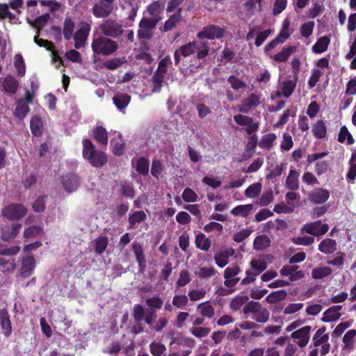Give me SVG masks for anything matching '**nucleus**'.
I'll return each instance as SVG.
<instances>
[{
	"instance_id": "36",
	"label": "nucleus",
	"mask_w": 356,
	"mask_h": 356,
	"mask_svg": "<svg viewBox=\"0 0 356 356\" xmlns=\"http://www.w3.org/2000/svg\"><path fill=\"white\" fill-rule=\"evenodd\" d=\"M253 209L252 204L239 205L232 209L231 213L234 216H241L242 217H247Z\"/></svg>"
},
{
	"instance_id": "11",
	"label": "nucleus",
	"mask_w": 356,
	"mask_h": 356,
	"mask_svg": "<svg viewBox=\"0 0 356 356\" xmlns=\"http://www.w3.org/2000/svg\"><path fill=\"white\" fill-rule=\"evenodd\" d=\"M239 272L240 268L238 266L227 268L224 272V284L229 288L235 286L239 281V278L236 277Z\"/></svg>"
},
{
	"instance_id": "35",
	"label": "nucleus",
	"mask_w": 356,
	"mask_h": 356,
	"mask_svg": "<svg viewBox=\"0 0 356 356\" xmlns=\"http://www.w3.org/2000/svg\"><path fill=\"white\" fill-rule=\"evenodd\" d=\"M296 51V47H287L284 48L280 52L273 56V59L277 62H284L289 57Z\"/></svg>"
},
{
	"instance_id": "58",
	"label": "nucleus",
	"mask_w": 356,
	"mask_h": 356,
	"mask_svg": "<svg viewBox=\"0 0 356 356\" xmlns=\"http://www.w3.org/2000/svg\"><path fill=\"white\" fill-rule=\"evenodd\" d=\"M108 238L106 236H101L95 241V252L98 254H102L106 250L108 245Z\"/></svg>"
},
{
	"instance_id": "27",
	"label": "nucleus",
	"mask_w": 356,
	"mask_h": 356,
	"mask_svg": "<svg viewBox=\"0 0 356 356\" xmlns=\"http://www.w3.org/2000/svg\"><path fill=\"white\" fill-rule=\"evenodd\" d=\"M298 177L299 173L291 169L286 179V186L292 191L297 190L299 188Z\"/></svg>"
},
{
	"instance_id": "51",
	"label": "nucleus",
	"mask_w": 356,
	"mask_h": 356,
	"mask_svg": "<svg viewBox=\"0 0 356 356\" xmlns=\"http://www.w3.org/2000/svg\"><path fill=\"white\" fill-rule=\"evenodd\" d=\"M217 271L213 267H200L196 273L200 278H209L217 274Z\"/></svg>"
},
{
	"instance_id": "19",
	"label": "nucleus",
	"mask_w": 356,
	"mask_h": 356,
	"mask_svg": "<svg viewBox=\"0 0 356 356\" xmlns=\"http://www.w3.org/2000/svg\"><path fill=\"white\" fill-rule=\"evenodd\" d=\"M341 309V305H336L330 307L323 313L322 321L323 322H332L339 319L341 316L339 312Z\"/></svg>"
},
{
	"instance_id": "46",
	"label": "nucleus",
	"mask_w": 356,
	"mask_h": 356,
	"mask_svg": "<svg viewBox=\"0 0 356 356\" xmlns=\"http://www.w3.org/2000/svg\"><path fill=\"white\" fill-rule=\"evenodd\" d=\"M42 122L38 116L33 117L31 120V129L32 134L40 136L42 134Z\"/></svg>"
},
{
	"instance_id": "39",
	"label": "nucleus",
	"mask_w": 356,
	"mask_h": 356,
	"mask_svg": "<svg viewBox=\"0 0 356 356\" xmlns=\"http://www.w3.org/2000/svg\"><path fill=\"white\" fill-rule=\"evenodd\" d=\"M130 96L126 94L117 95L114 96L113 98V103L117 106V108L120 110L127 106L130 102Z\"/></svg>"
},
{
	"instance_id": "43",
	"label": "nucleus",
	"mask_w": 356,
	"mask_h": 356,
	"mask_svg": "<svg viewBox=\"0 0 356 356\" xmlns=\"http://www.w3.org/2000/svg\"><path fill=\"white\" fill-rule=\"evenodd\" d=\"M83 149V156L85 159L88 160L96 152L97 150L95 149V147L92 142L88 139H85L82 142Z\"/></svg>"
},
{
	"instance_id": "54",
	"label": "nucleus",
	"mask_w": 356,
	"mask_h": 356,
	"mask_svg": "<svg viewBox=\"0 0 356 356\" xmlns=\"http://www.w3.org/2000/svg\"><path fill=\"white\" fill-rule=\"evenodd\" d=\"M178 50L184 57L189 56L195 52V42L194 41L184 44L180 47Z\"/></svg>"
},
{
	"instance_id": "47",
	"label": "nucleus",
	"mask_w": 356,
	"mask_h": 356,
	"mask_svg": "<svg viewBox=\"0 0 356 356\" xmlns=\"http://www.w3.org/2000/svg\"><path fill=\"white\" fill-rule=\"evenodd\" d=\"M146 214L143 211H138L134 212L129 218V222L130 226L134 227L136 224L144 221L146 219Z\"/></svg>"
},
{
	"instance_id": "40",
	"label": "nucleus",
	"mask_w": 356,
	"mask_h": 356,
	"mask_svg": "<svg viewBox=\"0 0 356 356\" xmlns=\"http://www.w3.org/2000/svg\"><path fill=\"white\" fill-rule=\"evenodd\" d=\"M314 135L318 138H323L326 136L327 129L323 121L319 120L312 127Z\"/></svg>"
},
{
	"instance_id": "38",
	"label": "nucleus",
	"mask_w": 356,
	"mask_h": 356,
	"mask_svg": "<svg viewBox=\"0 0 356 356\" xmlns=\"http://www.w3.org/2000/svg\"><path fill=\"white\" fill-rule=\"evenodd\" d=\"M197 309L202 316L207 318H212L215 314V309L208 302L198 305Z\"/></svg>"
},
{
	"instance_id": "2",
	"label": "nucleus",
	"mask_w": 356,
	"mask_h": 356,
	"mask_svg": "<svg viewBox=\"0 0 356 356\" xmlns=\"http://www.w3.org/2000/svg\"><path fill=\"white\" fill-rule=\"evenodd\" d=\"M91 48L95 54L108 56L119 49V44L108 37L101 36L92 40Z\"/></svg>"
},
{
	"instance_id": "34",
	"label": "nucleus",
	"mask_w": 356,
	"mask_h": 356,
	"mask_svg": "<svg viewBox=\"0 0 356 356\" xmlns=\"http://www.w3.org/2000/svg\"><path fill=\"white\" fill-rule=\"evenodd\" d=\"M164 74L155 72L152 78V91L153 92H158L161 90L164 81Z\"/></svg>"
},
{
	"instance_id": "25",
	"label": "nucleus",
	"mask_w": 356,
	"mask_h": 356,
	"mask_svg": "<svg viewBox=\"0 0 356 356\" xmlns=\"http://www.w3.org/2000/svg\"><path fill=\"white\" fill-rule=\"evenodd\" d=\"M234 252V249L229 248L222 250L216 254L214 257V259L217 266L220 268L225 267L228 264V258L232 256Z\"/></svg>"
},
{
	"instance_id": "61",
	"label": "nucleus",
	"mask_w": 356,
	"mask_h": 356,
	"mask_svg": "<svg viewBox=\"0 0 356 356\" xmlns=\"http://www.w3.org/2000/svg\"><path fill=\"white\" fill-rule=\"evenodd\" d=\"M346 139H347V143L349 145L354 143V139L351 134L349 133L348 129L346 127H343L341 128L339 131L338 140L339 142L343 143Z\"/></svg>"
},
{
	"instance_id": "16",
	"label": "nucleus",
	"mask_w": 356,
	"mask_h": 356,
	"mask_svg": "<svg viewBox=\"0 0 356 356\" xmlns=\"http://www.w3.org/2000/svg\"><path fill=\"white\" fill-rule=\"evenodd\" d=\"M62 184L67 193H72L78 188L79 178L75 174H67L62 178Z\"/></svg>"
},
{
	"instance_id": "32",
	"label": "nucleus",
	"mask_w": 356,
	"mask_h": 356,
	"mask_svg": "<svg viewBox=\"0 0 356 356\" xmlns=\"http://www.w3.org/2000/svg\"><path fill=\"white\" fill-rule=\"evenodd\" d=\"M325 327H320L313 337L314 346L315 347L319 346L321 344L325 343L329 339L327 334H325Z\"/></svg>"
},
{
	"instance_id": "28",
	"label": "nucleus",
	"mask_w": 356,
	"mask_h": 356,
	"mask_svg": "<svg viewBox=\"0 0 356 356\" xmlns=\"http://www.w3.org/2000/svg\"><path fill=\"white\" fill-rule=\"evenodd\" d=\"M88 161L92 165L99 168L107 162V157L104 152L97 151Z\"/></svg>"
},
{
	"instance_id": "21",
	"label": "nucleus",
	"mask_w": 356,
	"mask_h": 356,
	"mask_svg": "<svg viewBox=\"0 0 356 356\" xmlns=\"http://www.w3.org/2000/svg\"><path fill=\"white\" fill-rule=\"evenodd\" d=\"M132 249L140 270H144L146 267V259L142 245L139 243L134 242L132 243Z\"/></svg>"
},
{
	"instance_id": "5",
	"label": "nucleus",
	"mask_w": 356,
	"mask_h": 356,
	"mask_svg": "<svg viewBox=\"0 0 356 356\" xmlns=\"http://www.w3.org/2000/svg\"><path fill=\"white\" fill-rule=\"evenodd\" d=\"M158 23L159 22L156 19L154 20L147 17H143L139 22V29L137 33L138 38L144 40L152 38Z\"/></svg>"
},
{
	"instance_id": "62",
	"label": "nucleus",
	"mask_w": 356,
	"mask_h": 356,
	"mask_svg": "<svg viewBox=\"0 0 356 356\" xmlns=\"http://www.w3.org/2000/svg\"><path fill=\"white\" fill-rule=\"evenodd\" d=\"M133 316L136 323H140L145 316V310L141 305H136L133 309Z\"/></svg>"
},
{
	"instance_id": "53",
	"label": "nucleus",
	"mask_w": 356,
	"mask_h": 356,
	"mask_svg": "<svg viewBox=\"0 0 356 356\" xmlns=\"http://www.w3.org/2000/svg\"><path fill=\"white\" fill-rule=\"evenodd\" d=\"M276 138L275 134H268L262 137L259 143V146L264 149H270Z\"/></svg>"
},
{
	"instance_id": "13",
	"label": "nucleus",
	"mask_w": 356,
	"mask_h": 356,
	"mask_svg": "<svg viewBox=\"0 0 356 356\" xmlns=\"http://www.w3.org/2000/svg\"><path fill=\"white\" fill-rule=\"evenodd\" d=\"M260 96L254 93L250 94L247 98L244 99L242 104L238 108V111L247 113L252 108L257 107L261 104Z\"/></svg>"
},
{
	"instance_id": "33",
	"label": "nucleus",
	"mask_w": 356,
	"mask_h": 356,
	"mask_svg": "<svg viewBox=\"0 0 356 356\" xmlns=\"http://www.w3.org/2000/svg\"><path fill=\"white\" fill-rule=\"evenodd\" d=\"M181 11V8H179L178 10L165 22V23L164 24V28H163L164 31H168L172 30L180 22Z\"/></svg>"
},
{
	"instance_id": "8",
	"label": "nucleus",
	"mask_w": 356,
	"mask_h": 356,
	"mask_svg": "<svg viewBox=\"0 0 356 356\" xmlns=\"http://www.w3.org/2000/svg\"><path fill=\"white\" fill-rule=\"evenodd\" d=\"M312 327L309 325H305L291 334V338L297 340L298 346L300 348L306 346L310 338V332Z\"/></svg>"
},
{
	"instance_id": "60",
	"label": "nucleus",
	"mask_w": 356,
	"mask_h": 356,
	"mask_svg": "<svg viewBox=\"0 0 356 356\" xmlns=\"http://www.w3.org/2000/svg\"><path fill=\"white\" fill-rule=\"evenodd\" d=\"M146 304L150 307V309H159L162 307L163 301L159 296H154L146 300Z\"/></svg>"
},
{
	"instance_id": "20",
	"label": "nucleus",
	"mask_w": 356,
	"mask_h": 356,
	"mask_svg": "<svg viewBox=\"0 0 356 356\" xmlns=\"http://www.w3.org/2000/svg\"><path fill=\"white\" fill-rule=\"evenodd\" d=\"M35 261L33 257H28L23 259L20 269L21 276L27 277L30 276L35 268Z\"/></svg>"
},
{
	"instance_id": "17",
	"label": "nucleus",
	"mask_w": 356,
	"mask_h": 356,
	"mask_svg": "<svg viewBox=\"0 0 356 356\" xmlns=\"http://www.w3.org/2000/svg\"><path fill=\"white\" fill-rule=\"evenodd\" d=\"M0 82H1V86L5 92L13 95L17 92L19 83L14 76H7L2 81L0 79Z\"/></svg>"
},
{
	"instance_id": "6",
	"label": "nucleus",
	"mask_w": 356,
	"mask_h": 356,
	"mask_svg": "<svg viewBox=\"0 0 356 356\" xmlns=\"http://www.w3.org/2000/svg\"><path fill=\"white\" fill-rule=\"evenodd\" d=\"M225 33V29L218 26L216 25H208L202 29L201 31L197 33V37L202 39H220Z\"/></svg>"
},
{
	"instance_id": "55",
	"label": "nucleus",
	"mask_w": 356,
	"mask_h": 356,
	"mask_svg": "<svg viewBox=\"0 0 356 356\" xmlns=\"http://www.w3.org/2000/svg\"><path fill=\"white\" fill-rule=\"evenodd\" d=\"M15 67L17 71L18 75L23 76L25 74V65L22 55L17 54L15 56Z\"/></svg>"
},
{
	"instance_id": "22",
	"label": "nucleus",
	"mask_w": 356,
	"mask_h": 356,
	"mask_svg": "<svg viewBox=\"0 0 356 356\" xmlns=\"http://www.w3.org/2000/svg\"><path fill=\"white\" fill-rule=\"evenodd\" d=\"M337 245L335 240L326 238L318 245V250L325 254H332L337 250Z\"/></svg>"
},
{
	"instance_id": "18",
	"label": "nucleus",
	"mask_w": 356,
	"mask_h": 356,
	"mask_svg": "<svg viewBox=\"0 0 356 356\" xmlns=\"http://www.w3.org/2000/svg\"><path fill=\"white\" fill-rule=\"evenodd\" d=\"M21 225L17 222L13 223L10 226L4 227L2 229L1 238L3 241H9L14 238L19 232Z\"/></svg>"
},
{
	"instance_id": "14",
	"label": "nucleus",
	"mask_w": 356,
	"mask_h": 356,
	"mask_svg": "<svg viewBox=\"0 0 356 356\" xmlns=\"http://www.w3.org/2000/svg\"><path fill=\"white\" fill-rule=\"evenodd\" d=\"M113 10V7L102 1L95 3L92 8V14L98 18L108 17Z\"/></svg>"
},
{
	"instance_id": "59",
	"label": "nucleus",
	"mask_w": 356,
	"mask_h": 356,
	"mask_svg": "<svg viewBox=\"0 0 356 356\" xmlns=\"http://www.w3.org/2000/svg\"><path fill=\"white\" fill-rule=\"evenodd\" d=\"M189 331L193 336L198 338H202L207 337L211 330L208 327L193 326L190 328Z\"/></svg>"
},
{
	"instance_id": "64",
	"label": "nucleus",
	"mask_w": 356,
	"mask_h": 356,
	"mask_svg": "<svg viewBox=\"0 0 356 356\" xmlns=\"http://www.w3.org/2000/svg\"><path fill=\"white\" fill-rule=\"evenodd\" d=\"M356 337V330L354 329L349 330L343 337V342L346 347L352 346L355 342Z\"/></svg>"
},
{
	"instance_id": "63",
	"label": "nucleus",
	"mask_w": 356,
	"mask_h": 356,
	"mask_svg": "<svg viewBox=\"0 0 356 356\" xmlns=\"http://www.w3.org/2000/svg\"><path fill=\"white\" fill-rule=\"evenodd\" d=\"M149 349L154 356H161L166 350L164 345L157 342H152L149 345Z\"/></svg>"
},
{
	"instance_id": "24",
	"label": "nucleus",
	"mask_w": 356,
	"mask_h": 356,
	"mask_svg": "<svg viewBox=\"0 0 356 356\" xmlns=\"http://www.w3.org/2000/svg\"><path fill=\"white\" fill-rule=\"evenodd\" d=\"M250 266L252 267V270H248L246 271V275L257 276L267 268L266 262L264 260L260 259H252L250 261Z\"/></svg>"
},
{
	"instance_id": "3",
	"label": "nucleus",
	"mask_w": 356,
	"mask_h": 356,
	"mask_svg": "<svg viewBox=\"0 0 356 356\" xmlns=\"http://www.w3.org/2000/svg\"><path fill=\"white\" fill-rule=\"evenodd\" d=\"M245 314L252 313V318L258 323H264L267 322L270 317L269 311L261 306L259 302L250 301L243 307Z\"/></svg>"
},
{
	"instance_id": "52",
	"label": "nucleus",
	"mask_w": 356,
	"mask_h": 356,
	"mask_svg": "<svg viewBox=\"0 0 356 356\" xmlns=\"http://www.w3.org/2000/svg\"><path fill=\"white\" fill-rule=\"evenodd\" d=\"M296 85V81L289 80L284 81L282 87V95L284 97L288 98L293 93Z\"/></svg>"
},
{
	"instance_id": "44",
	"label": "nucleus",
	"mask_w": 356,
	"mask_h": 356,
	"mask_svg": "<svg viewBox=\"0 0 356 356\" xmlns=\"http://www.w3.org/2000/svg\"><path fill=\"white\" fill-rule=\"evenodd\" d=\"M330 40L327 37H321L312 47V50L315 53H323L327 49Z\"/></svg>"
},
{
	"instance_id": "10",
	"label": "nucleus",
	"mask_w": 356,
	"mask_h": 356,
	"mask_svg": "<svg viewBox=\"0 0 356 356\" xmlns=\"http://www.w3.org/2000/svg\"><path fill=\"white\" fill-rule=\"evenodd\" d=\"M90 30L88 24H84L74 35V47L77 49L83 47Z\"/></svg>"
},
{
	"instance_id": "50",
	"label": "nucleus",
	"mask_w": 356,
	"mask_h": 356,
	"mask_svg": "<svg viewBox=\"0 0 356 356\" xmlns=\"http://www.w3.org/2000/svg\"><path fill=\"white\" fill-rule=\"evenodd\" d=\"M136 170L141 175H147L149 171V161L142 157L136 160Z\"/></svg>"
},
{
	"instance_id": "29",
	"label": "nucleus",
	"mask_w": 356,
	"mask_h": 356,
	"mask_svg": "<svg viewBox=\"0 0 356 356\" xmlns=\"http://www.w3.org/2000/svg\"><path fill=\"white\" fill-rule=\"evenodd\" d=\"M332 273V270L328 266H318L314 268L312 271V277L315 280H320L328 277Z\"/></svg>"
},
{
	"instance_id": "57",
	"label": "nucleus",
	"mask_w": 356,
	"mask_h": 356,
	"mask_svg": "<svg viewBox=\"0 0 356 356\" xmlns=\"http://www.w3.org/2000/svg\"><path fill=\"white\" fill-rule=\"evenodd\" d=\"M0 266L3 268V273H12L15 270L16 265L14 259L6 260L5 259H0Z\"/></svg>"
},
{
	"instance_id": "37",
	"label": "nucleus",
	"mask_w": 356,
	"mask_h": 356,
	"mask_svg": "<svg viewBox=\"0 0 356 356\" xmlns=\"http://www.w3.org/2000/svg\"><path fill=\"white\" fill-rule=\"evenodd\" d=\"M286 296L287 293L285 290H279L268 294L266 298V300L268 303L273 304L284 300L286 298Z\"/></svg>"
},
{
	"instance_id": "1",
	"label": "nucleus",
	"mask_w": 356,
	"mask_h": 356,
	"mask_svg": "<svg viewBox=\"0 0 356 356\" xmlns=\"http://www.w3.org/2000/svg\"><path fill=\"white\" fill-rule=\"evenodd\" d=\"M50 19V15L49 14L42 15L38 17H37L34 22V23H31L29 22V24L35 26L38 29L37 35L34 38V42L38 44L40 47H46L47 50L51 51L52 52V59L54 62L59 61L58 65L61 63V59L59 56L55 52L54 49V44L51 42H49L47 40H43L38 38L40 34V29L44 26L48 20Z\"/></svg>"
},
{
	"instance_id": "41",
	"label": "nucleus",
	"mask_w": 356,
	"mask_h": 356,
	"mask_svg": "<svg viewBox=\"0 0 356 356\" xmlns=\"http://www.w3.org/2000/svg\"><path fill=\"white\" fill-rule=\"evenodd\" d=\"M93 134L95 138L102 145L108 143V134L106 130L102 127H97L94 129Z\"/></svg>"
},
{
	"instance_id": "42",
	"label": "nucleus",
	"mask_w": 356,
	"mask_h": 356,
	"mask_svg": "<svg viewBox=\"0 0 356 356\" xmlns=\"http://www.w3.org/2000/svg\"><path fill=\"white\" fill-rule=\"evenodd\" d=\"M195 42V51H197V57L199 59L206 57L209 51V47L207 42Z\"/></svg>"
},
{
	"instance_id": "7",
	"label": "nucleus",
	"mask_w": 356,
	"mask_h": 356,
	"mask_svg": "<svg viewBox=\"0 0 356 356\" xmlns=\"http://www.w3.org/2000/svg\"><path fill=\"white\" fill-rule=\"evenodd\" d=\"M329 227L327 224L322 223L321 221L307 223L302 228V232H306L314 236H318L325 234L328 231Z\"/></svg>"
},
{
	"instance_id": "48",
	"label": "nucleus",
	"mask_w": 356,
	"mask_h": 356,
	"mask_svg": "<svg viewBox=\"0 0 356 356\" xmlns=\"http://www.w3.org/2000/svg\"><path fill=\"white\" fill-rule=\"evenodd\" d=\"M248 297L245 295H239L236 296L230 302V308L232 310H238L241 307L244 305L248 300Z\"/></svg>"
},
{
	"instance_id": "56",
	"label": "nucleus",
	"mask_w": 356,
	"mask_h": 356,
	"mask_svg": "<svg viewBox=\"0 0 356 356\" xmlns=\"http://www.w3.org/2000/svg\"><path fill=\"white\" fill-rule=\"evenodd\" d=\"M74 24L70 18H66L64 22L63 35L65 39L69 40L72 35Z\"/></svg>"
},
{
	"instance_id": "9",
	"label": "nucleus",
	"mask_w": 356,
	"mask_h": 356,
	"mask_svg": "<svg viewBox=\"0 0 356 356\" xmlns=\"http://www.w3.org/2000/svg\"><path fill=\"white\" fill-rule=\"evenodd\" d=\"M26 209L22 204H11L3 211V216L10 220H19L26 213Z\"/></svg>"
},
{
	"instance_id": "31",
	"label": "nucleus",
	"mask_w": 356,
	"mask_h": 356,
	"mask_svg": "<svg viewBox=\"0 0 356 356\" xmlns=\"http://www.w3.org/2000/svg\"><path fill=\"white\" fill-rule=\"evenodd\" d=\"M211 245V239L206 237L204 234L200 233L195 236V245L197 248L203 251H207L210 248Z\"/></svg>"
},
{
	"instance_id": "30",
	"label": "nucleus",
	"mask_w": 356,
	"mask_h": 356,
	"mask_svg": "<svg viewBox=\"0 0 356 356\" xmlns=\"http://www.w3.org/2000/svg\"><path fill=\"white\" fill-rule=\"evenodd\" d=\"M270 243L271 241L268 236L266 235H260L255 238L253 246L254 249L257 250H263L268 248Z\"/></svg>"
},
{
	"instance_id": "23",
	"label": "nucleus",
	"mask_w": 356,
	"mask_h": 356,
	"mask_svg": "<svg viewBox=\"0 0 356 356\" xmlns=\"http://www.w3.org/2000/svg\"><path fill=\"white\" fill-rule=\"evenodd\" d=\"M123 10L127 15V20L134 22L138 10V4L132 1H126L122 6Z\"/></svg>"
},
{
	"instance_id": "15",
	"label": "nucleus",
	"mask_w": 356,
	"mask_h": 356,
	"mask_svg": "<svg viewBox=\"0 0 356 356\" xmlns=\"http://www.w3.org/2000/svg\"><path fill=\"white\" fill-rule=\"evenodd\" d=\"M330 197V192L325 189L318 188L313 190L308 196V200L314 204H323Z\"/></svg>"
},
{
	"instance_id": "26",
	"label": "nucleus",
	"mask_w": 356,
	"mask_h": 356,
	"mask_svg": "<svg viewBox=\"0 0 356 356\" xmlns=\"http://www.w3.org/2000/svg\"><path fill=\"white\" fill-rule=\"evenodd\" d=\"M147 12L150 19L160 22L161 20V14L162 13L161 4L160 1H154L147 8Z\"/></svg>"
},
{
	"instance_id": "45",
	"label": "nucleus",
	"mask_w": 356,
	"mask_h": 356,
	"mask_svg": "<svg viewBox=\"0 0 356 356\" xmlns=\"http://www.w3.org/2000/svg\"><path fill=\"white\" fill-rule=\"evenodd\" d=\"M29 107L26 103L23 100H20L17 104L15 113L17 118L22 119L29 112Z\"/></svg>"
},
{
	"instance_id": "49",
	"label": "nucleus",
	"mask_w": 356,
	"mask_h": 356,
	"mask_svg": "<svg viewBox=\"0 0 356 356\" xmlns=\"http://www.w3.org/2000/svg\"><path fill=\"white\" fill-rule=\"evenodd\" d=\"M261 184L255 183L250 185L245 191V195L248 197L254 198L257 197L261 192Z\"/></svg>"
},
{
	"instance_id": "4",
	"label": "nucleus",
	"mask_w": 356,
	"mask_h": 356,
	"mask_svg": "<svg viewBox=\"0 0 356 356\" xmlns=\"http://www.w3.org/2000/svg\"><path fill=\"white\" fill-rule=\"evenodd\" d=\"M99 28L104 35L113 38H119L124 33L122 24L111 19L104 21Z\"/></svg>"
},
{
	"instance_id": "12",
	"label": "nucleus",
	"mask_w": 356,
	"mask_h": 356,
	"mask_svg": "<svg viewBox=\"0 0 356 356\" xmlns=\"http://www.w3.org/2000/svg\"><path fill=\"white\" fill-rule=\"evenodd\" d=\"M0 326L4 337H8L12 334V323L10 315L6 308L0 309Z\"/></svg>"
}]
</instances>
